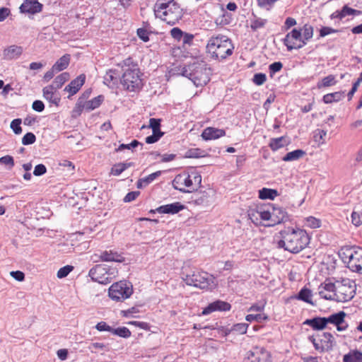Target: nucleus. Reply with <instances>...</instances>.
Segmentation results:
<instances>
[{"mask_svg": "<svg viewBox=\"0 0 362 362\" xmlns=\"http://www.w3.org/2000/svg\"><path fill=\"white\" fill-rule=\"evenodd\" d=\"M204 156H205V151L200 148H191V149H189L185 153V156L187 158H202V157H204Z\"/></svg>", "mask_w": 362, "mask_h": 362, "instance_id": "obj_42", "label": "nucleus"}, {"mask_svg": "<svg viewBox=\"0 0 362 362\" xmlns=\"http://www.w3.org/2000/svg\"><path fill=\"white\" fill-rule=\"evenodd\" d=\"M336 259L334 256L329 255H324L318 265L319 275L324 278L331 274L335 269Z\"/></svg>", "mask_w": 362, "mask_h": 362, "instance_id": "obj_12", "label": "nucleus"}, {"mask_svg": "<svg viewBox=\"0 0 362 362\" xmlns=\"http://www.w3.org/2000/svg\"><path fill=\"white\" fill-rule=\"evenodd\" d=\"M337 81L334 75H329L322 79L321 83L318 84V88L322 87H329L337 83Z\"/></svg>", "mask_w": 362, "mask_h": 362, "instance_id": "obj_41", "label": "nucleus"}, {"mask_svg": "<svg viewBox=\"0 0 362 362\" xmlns=\"http://www.w3.org/2000/svg\"><path fill=\"white\" fill-rule=\"evenodd\" d=\"M305 155V152L301 149H296L293 151L287 153L282 158L285 162H290L298 160L303 156Z\"/></svg>", "mask_w": 362, "mask_h": 362, "instance_id": "obj_35", "label": "nucleus"}, {"mask_svg": "<svg viewBox=\"0 0 362 362\" xmlns=\"http://www.w3.org/2000/svg\"><path fill=\"white\" fill-rule=\"evenodd\" d=\"M226 135L224 129L214 127H207L202 133V137L204 140L216 139Z\"/></svg>", "mask_w": 362, "mask_h": 362, "instance_id": "obj_21", "label": "nucleus"}, {"mask_svg": "<svg viewBox=\"0 0 362 362\" xmlns=\"http://www.w3.org/2000/svg\"><path fill=\"white\" fill-rule=\"evenodd\" d=\"M86 81L85 74H81L75 79L72 80L69 85H67L64 91H67L70 93V95L68 97L69 98L75 95L84 84Z\"/></svg>", "mask_w": 362, "mask_h": 362, "instance_id": "obj_18", "label": "nucleus"}, {"mask_svg": "<svg viewBox=\"0 0 362 362\" xmlns=\"http://www.w3.org/2000/svg\"><path fill=\"white\" fill-rule=\"evenodd\" d=\"M11 276L16 281H23L25 279V274L21 271H12Z\"/></svg>", "mask_w": 362, "mask_h": 362, "instance_id": "obj_64", "label": "nucleus"}, {"mask_svg": "<svg viewBox=\"0 0 362 362\" xmlns=\"http://www.w3.org/2000/svg\"><path fill=\"white\" fill-rule=\"evenodd\" d=\"M161 171H156L155 173H153L148 176L144 177V181H145L144 186H147L151 182H152L154 180H156L157 177H158L161 175Z\"/></svg>", "mask_w": 362, "mask_h": 362, "instance_id": "obj_56", "label": "nucleus"}, {"mask_svg": "<svg viewBox=\"0 0 362 362\" xmlns=\"http://www.w3.org/2000/svg\"><path fill=\"white\" fill-rule=\"evenodd\" d=\"M344 91H337L332 93L326 94L323 96L325 103H332L333 102L340 101L344 97Z\"/></svg>", "mask_w": 362, "mask_h": 362, "instance_id": "obj_36", "label": "nucleus"}, {"mask_svg": "<svg viewBox=\"0 0 362 362\" xmlns=\"http://www.w3.org/2000/svg\"><path fill=\"white\" fill-rule=\"evenodd\" d=\"M118 74L116 70L109 69L104 76V83L107 86H114L117 83Z\"/></svg>", "mask_w": 362, "mask_h": 362, "instance_id": "obj_34", "label": "nucleus"}, {"mask_svg": "<svg viewBox=\"0 0 362 362\" xmlns=\"http://www.w3.org/2000/svg\"><path fill=\"white\" fill-rule=\"evenodd\" d=\"M170 34L174 39L180 41L184 35V32H182L179 28H173L170 30Z\"/></svg>", "mask_w": 362, "mask_h": 362, "instance_id": "obj_58", "label": "nucleus"}, {"mask_svg": "<svg viewBox=\"0 0 362 362\" xmlns=\"http://www.w3.org/2000/svg\"><path fill=\"white\" fill-rule=\"evenodd\" d=\"M148 35L149 33L145 28L137 29V35L144 42H148L149 40Z\"/></svg>", "mask_w": 362, "mask_h": 362, "instance_id": "obj_60", "label": "nucleus"}, {"mask_svg": "<svg viewBox=\"0 0 362 362\" xmlns=\"http://www.w3.org/2000/svg\"><path fill=\"white\" fill-rule=\"evenodd\" d=\"M143 146V144L140 143L139 141L134 139L130 144H122L119 146L117 148L115 149L117 152L123 151L124 149H131L137 147L138 146Z\"/></svg>", "mask_w": 362, "mask_h": 362, "instance_id": "obj_45", "label": "nucleus"}, {"mask_svg": "<svg viewBox=\"0 0 362 362\" xmlns=\"http://www.w3.org/2000/svg\"><path fill=\"white\" fill-rule=\"evenodd\" d=\"M111 332L117 336L122 338H129L132 333L130 330L126 327H119L117 328H112Z\"/></svg>", "mask_w": 362, "mask_h": 362, "instance_id": "obj_40", "label": "nucleus"}, {"mask_svg": "<svg viewBox=\"0 0 362 362\" xmlns=\"http://www.w3.org/2000/svg\"><path fill=\"white\" fill-rule=\"evenodd\" d=\"M282 67H283V64L281 62H275L271 64L269 66L270 76L272 77L275 73L281 71Z\"/></svg>", "mask_w": 362, "mask_h": 362, "instance_id": "obj_54", "label": "nucleus"}, {"mask_svg": "<svg viewBox=\"0 0 362 362\" xmlns=\"http://www.w3.org/2000/svg\"><path fill=\"white\" fill-rule=\"evenodd\" d=\"M281 239L278 247L291 253H298L309 243L310 238L305 230L288 228L281 231Z\"/></svg>", "mask_w": 362, "mask_h": 362, "instance_id": "obj_1", "label": "nucleus"}, {"mask_svg": "<svg viewBox=\"0 0 362 362\" xmlns=\"http://www.w3.org/2000/svg\"><path fill=\"white\" fill-rule=\"evenodd\" d=\"M54 90H55V88H53V86L49 85L45 87L42 90L43 95L46 100L57 106L60 102V98L54 96Z\"/></svg>", "mask_w": 362, "mask_h": 362, "instance_id": "obj_30", "label": "nucleus"}, {"mask_svg": "<svg viewBox=\"0 0 362 362\" xmlns=\"http://www.w3.org/2000/svg\"><path fill=\"white\" fill-rule=\"evenodd\" d=\"M270 357V354L263 347H255L247 353L243 362H267Z\"/></svg>", "mask_w": 362, "mask_h": 362, "instance_id": "obj_13", "label": "nucleus"}, {"mask_svg": "<svg viewBox=\"0 0 362 362\" xmlns=\"http://www.w3.org/2000/svg\"><path fill=\"white\" fill-rule=\"evenodd\" d=\"M104 96L103 95H98L92 100L86 101L85 104L81 105V111L85 109L87 111H91L98 108L103 102Z\"/></svg>", "mask_w": 362, "mask_h": 362, "instance_id": "obj_27", "label": "nucleus"}, {"mask_svg": "<svg viewBox=\"0 0 362 362\" xmlns=\"http://www.w3.org/2000/svg\"><path fill=\"white\" fill-rule=\"evenodd\" d=\"M42 5L39 2H31L25 0L20 6L21 13L35 14L42 11Z\"/></svg>", "mask_w": 362, "mask_h": 362, "instance_id": "obj_22", "label": "nucleus"}, {"mask_svg": "<svg viewBox=\"0 0 362 362\" xmlns=\"http://www.w3.org/2000/svg\"><path fill=\"white\" fill-rule=\"evenodd\" d=\"M133 293L132 285L127 281H120L113 284L109 288V296L114 300H124Z\"/></svg>", "mask_w": 362, "mask_h": 362, "instance_id": "obj_8", "label": "nucleus"}, {"mask_svg": "<svg viewBox=\"0 0 362 362\" xmlns=\"http://www.w3.org/2000/svg\"><path fill=\"white\" fill-rule=\"evenodd\" d=\"M70 62V54H66L60 57L55 64L52 66L54 70L57 72L63 71L66 69Z\"/></svg>", "mask_w": 362, "mask_h": 362, "instance_id": "obj_32", "label": "nucleus"}, {"mask_svg": "<svg viewBox=\"0 0 362 362\" xmlns=\"http://www.w3.org/2000/svg\"><path fill=\"white\" fill-rule=\"evenodd\" d=\"M21 122V119H14L11 122L10 127L16 134H20L22 132Z\"/></svg>", "mask_w": 362, "mask_h": 362, "instance_id": "obj_52", "label": "nucleus"}, {"mask_svg": "<svg viewBox=\"0 0 362 362\" xmlns=\"http://www.w3.org/2000/svg\"><path fill=\"white\" fill-rule=\"evenodd\" d=\"M234 45L230 39L223 35L211 36L206 45V51L212 59L223 61L233 53Z\"/></svg>", "mask_w": 362, "mask_h": 362, "instance_id": "obj_2", "label": "nucleus"}, {"mask_svg": "<svg viewBox=\"0 0 362 362\" xmlns=\"http://www.w3.org/2000/svg\"><path fill=\"white\" fill-rule=\"evenodd\" d=\"M230 308L231 305L230 303L221 300H216L204 308L202 313L203 315H207L215 311H228Z\"/></svg>", "mask_w": 362, "mask_h": 362, "instance_id": "obj_16", "label": "nucleus"}, {"mask_svg": "<svg viewBox=\"0 0 362 362\" xmlns=\"http://www.w3.org/2000/svg\"><path fill=\"white\" fill-rule=\"evenodd\" d=\"M351 271L362 274V249H356L355 257L352 258L351 266L349 267Z\"/></svg>", "mask_w": 362, "mask_h": 362, "instance_id": "obj_25", "label": "nucleus"}, {"mask_svg": "<svg viewBox=\"0 0 362 362\" xmlns=\"http://www.w3.org/2000/svg\"><path fill=\"white\" fill-rule=\"evenodd\" d=\"M74 267L71 265H66L60 268L57 272V277L59 279L64 278L69 275V274L73 270Z\"/></svg>", "mask_w": 362, "mask_h": 362, "instance_id": "obj_49", "label": "nucleus"}, {"mask_svg": "<svg viewBox=\"0 0 362 362\" xmlns=\"http://www.w3.org/2000/svg\"><path fill=\"white\" fill-rule=\"evenodd\" d=\"M126 170L124 163L115 164L111 168L110 173L113 175L118 176Z\"/></svg>", "mask_w": 362, "mask_h": 362, "instance_id": "obj_50", "label": "nucleus"}, {"mask_svg": "<svg viewBox=\"0 0 362 362\" xmlns=\"http://www.w3.org/2000/svg\"><path fill=\"white\" fill-rule=\"evenodd\" d=\"M23 52V49L21 46L16 45L8 46L3 50V59L7 61L18 59Z\"/></svg>", "mask_w": 362, "mask_h": 362, "instance_id": "obj_19", "label": "nucleus"}, {"mask_svg": "<svg viewBox=\"0 0 362 362\" xmlns=\"http://www.w3.org/2000/svg\"><path fill=\"white\" fill-rule=\"evenodd\" d=\"M356 253V250L354 248L347 247L345 249H342L339 255L341 257L342 261L344 263L347 264L348 267H350L351 262H352V258L355 257V254Z\"/></svg>", "mask_w": 362, "mask_h": 362, "instance_id": "obj_29", "label": "nucleus"}, {"mask_svg": "<svg viewBox=\"0 0 362 362\" xmlns=\"http://www.w3.org/2000/svg\"><path fill=\"white\" fill-rule=\"evenodd\" d=\"M185 206L179 202H176L172 204L160 206L155 210L151 209L150 213H155L156 211L159 214H175L183 210Z\"/></svg>", "mask_w": 362, "mask_h": 362, "instance_id": "obj_17", "label": "nucleus"}, {"mask_svg": "<svg viewBox=\"0 0 362 362\" xmlns=\"http://www.w3.org/2000/svg\"><path fill=\"white\" fill-rule=\"evenodd\" d=\"M88 276L93 281L101 284H107L111 281L108 269L105 264H96L90 269Z\"/></svg>", "mask_w": 362, "mask_h": 362, "instance_id": "obj_11", "label": "nucleus"}, {"mask_svg": "<svg viewBox=\"0 0 362 362\" xmlns=\"http://www.w3.org/2000/svg\"><path fill=\"white\" fill-rule=\"evenodd\" d=\"M100 259L104 262H122V257L117 252L103 251L100 255Z\"/></svg>", "mask_w": 362, "mask_h": 362, "instance_id": "obj_31", "label": "nucleus"}, {"mask_svg": "<svg viewBox=\"0 0 362 362\" xmlns=\"http://www.w3.org/2000/svg\"><path fill=\"white\" fill-rule=\"evenodd\" d=\"M211 69L203 60H197L182 69V75L188 77L196 86H205L210 80Z\"/></svg>", "mask_w": 362, "mask_h": 362, "instance_id": "obj_4", "label": "nucleus"}, {"mask_svg": "<svg viewBox=\"0 0 362 362\" xmlns=\"http://www.w3.org/2000/svg\"><path fill=\"white\" fill-rule=\"evenodd\" d=\"M124 73L120 78V82L124 88L129 91H136L142 87L140 71L137 64H133L132 67L124 68Z\"/></svg>", "mask_w": 362, "mask_h": 362, "instance_id": "obj_6", "label": "nucleus"}, {"mask_svg": "<svg viewBox=\"0 0 362 362\" xmlns=\"http://www.w3.org/2000/svg\"><path fill=\"white\" fill-rule=\"evenodd\" d=\"M160 119L151 118L149 120V127L152 129L153 132L163 133L160 130Z\"/></svg>", "mask_w": 362, "mask_h": 362, "instance_id": "obj_47", "label": "nucleus"}, {"mask_svg": "<svg viewBox=\"0 0 362 362\" xmlns=\"http://www.w3.org/2000/svg\"><path fill=\"white\" fill-rule=\"evenodd\" d=\"M249 325L247 323H237L232 326L233 332L238 334H243L247 332Z\"/></svg>", "mask_w": 362, "mask_h": 362, "instance_id": "obj_44", "label": "nucleus"}, {"mask_svg": "<svg viewBox=\"0 0 362 362\" xmlns=\"http://www.w3.org/2000/svg\"><path fill=\"white\" fill-rule=\"evenodd\" d=\"M287 218V213L284 209L281 207H272L271 225L274 226L281 223L286 221Z\"/></svg>", "mask_w": 362, "mask_h": 362, "instance_id": "obj_23", "label": "nucleus"}, {"mask_svg": "<svg viewBox=\"0 0 362 362\" xmlns=\"http://www.w3.org/2000/svg\"><path fill=\"white\" fill-rule=\"evenodd\" d=\"M356 285L349 279L343 280L341 282H337L334 296V300L337 302H347L351 300L356 293Z\"/></svg>", "mask_w": 362, "mask_h": 362, "instance_id": "obj_7", "label": "nucleus"}, {"mask_svg": "<svg viewBox=\"0 0 362 362\" xmlns=\"http://www.w3.org/2000/svg\"><path fill=\"white\" fill-rule=\"evenodd\" d=\"M90 93L91 89H87L78 99V108L79 112L81 111V105H83V104H85V103H86V99L89 98Z\"/></svg>", "mask_w": 362, "mask_h": 362, "instance_id": "obj_51", "label": "nucleus"}, {"mask_svg": "<svg viewBox=\"0 0 362 362\" xmlns=\"http://www.w3.org/2000/svg\"><path fill=\"white\" fill-rule=\"evenodd\" d=\"M344 362H362V352L354 350L345 354L343 357Z\"/></svg>", "mask_w": 362, "mask_h": 362, "instance_id": "obj_38", "label": "nucleus"}, {"mask_svg": "<svg viewBox=\"0 0 362 362\" xmlns=\"http://www.w3.org/2000/svg\"><path fill=\"white\" fill-rule=\"evenodd\" d=\"M267 80V76L265 74L263 73H257L254 75L252 81L257 86H261Z\"/></svg>", "mask_w": 362, "mask_h": 362, "instance_id": "obj_53", "label": "nucleus"}, {"mask_svg": "<svg viewBox=\"0 0 362 362\" xmlns=\"http://www.w3.org/2000/svg\"><path fill=\"white\" fill-rule=\"evenodd\" d=\"M311 297H312L311 291L310 289L307 288L306 287H303V288L300 289V291L298 292V293L296 296H295L293 298L313 305V303L311 300Z\"/></svg>", "mask_w": 362, "mask_h": 362, "instance_id": "obj_37", "label": "nucleus"}, {"mask_svg": "<svg viewBox=\"0 0 362 362\" xmlns=\"http://www.w3.org/2000/svg\"><path fill=\"white\" fill-rule=\"evenodd\" d=\"M279 192L276 189L264 187L259 190V198L261 199H272L279 196Z\"/></svg>", "mask_w": 362, "mask_h": 362, "instance_id": "obj_33", "label": "nucleus"}, {"mask_svg": "<svg viewBox=\"0 0 362 362\" xmlns=\"http://www.w3.org/2000/svg\"><path fill=\"white\" fill-rule=\"evenodd\" d=\"M245 320L248 322L256 321L262 322L268 320V316L265 314H250L246 315Z\"/></svg>", "mask_w": 362, "mask_h": 362, "instance_id": "obj_43", "label": "nucleus"}, {"mask_svg": "<svg viewBox=\"0 0 362 362\" xmlns=\"http://www.w3.org/2000/svg\"><path fill=\"white\" fill-rule=\"evenodd\" d=\"M319 337L318 350L320 349L321 351L331 350L334 343L332 334L329 332H323L322 335Z\"/></svg>", "mask_w": 362, "mask_h": 362, "instance_id": "obj_20", "label": "nucleus"}, {"mask_svg": "<svg viewBox=\"0 0 362 362\" xmlns=\"http://www.w3.org/2000/svg\"><path fill=\"white\" fill-rule=\"evenodd\" d=\"M47 172V168L43 164H38L35 167L33 174L35 176H41L45 174Z\"/></svg>", "mask_w": 362, "mask_h": 362, "instance_id": "obj_59", "label": "nucleus"}, {"mask_svg": "<svg viewBox=\"0 0 362 362\" xmlns=\"http://www.w3.org/2000/svg\"><path fill=\"white\" fill-rule=\"evenodd\" d=\"M155 13L156 15L162 13L161 19L171 25H175L182 17V9L173 0H169L167 3L156 4Z\"/></svg>", "mask_w": 362, "mask_h": 362, "instance_id": "obj_5", "label": "nucleus"}, {"mask_svg": "<svg viewBox=\"0 0 362 362\" xmlns=\"http://www.w3.org/2000/svg\"><path fill=\"white\" fill-rule=\"evenodd\" d=\"M95 329L100 332L107 331L111 332L112 327L108 325L105 322H100L95 325Z\"/></svg>", "mask_w": 362, "mask_h": 362, "instance_id": "obj_62", "label": "nucleus"}, {"mask_svg": "<svg viewBox=\"0 0 362 362\" xmlns=\"http://www.w3.org/2000/svg\"><path fill=\"white\" fill-rule=\"evenodd\" d=\"M32 108L38 112H41L45 109V105L42 101L36 100L33 103Z\"/></svg>", "mask_w": 362, "mask_h": 362, "instance_id": "obj_63", "label": "nucleus"}, {"mask_svg": "<svg viewBox=\"0 0 362 362\" xmlns=\"http://www.w3.org/2000/svg\"><path fill=\"white\" fill-rule=\"evenodd\" d=\"M325 281L318 286V294L323 299L333 300L332 293L335 292L337 284L333 282V279L326 277Z\"/></svg>", "mask_w": 362, "mask_h": 362, "instance_id": "obj_14", "label": "nucleus"}, {"mask_svg": "<svg viewBox=\"0 0 362 362\" xmlns=\"http://www.w3.org/2000/svg\"><path fill=\"white\" fill-rule=\"evenodd\" d=\"M361 13H362V11L351 8L349 7L347 5H344L342 7L341 10L336 11L335 12H334L331 15V18L332 19H333V18L342 19V18H345L346 16H350V15L358 16Z\"/></svg>", "mask_w": 362, "mask_h": 362, "instance_id": "obj_24", "label": "nucleus"}, {"mask_svg": "<svg viewBox=\"0 0 362 362\" xmlns=\"http://www.w3.org/2000/svg\"><path fill=\"white\" fill-rule=\"evenodd\" d=\"M69 79V74L67 72H63L54 78L53 83L50 86H53V88H54L55 90L59 89Z\"/></svg>", "mask_w": 362, "mask_h": 362, "instance_id": "obj_39", "label": "nucleus"}, {"mask_svg": "<svg viewBox=\"0 0 362 362\" xmlns=\"http://www.w3.org/2000/svg\"><path fill=\"white\" fill-rule=\"evenodd\" d=\"M283 42L288 51L300 49L306 44L303 39L301 30L296 28L287 33Z\"/></svg>", "mask_w": 362, "mask_h": 362, "instance_id": "obj_10", "label": "nucleus"}, {"mask_svg": "<svg viewBox=\"0 0 362 362\" xmlns=\"http://www.w3.org/2000/svg\"><path fill=\"white\" fill-rule=\"evenodd\" d=\"M351 221L353 224L358 226L362 224V214L353 211L351 214Z\"/></svg>", "mask_w": 362, "mask_h": 362, "instance_id": "obj_57", "label": "nucleus"}, {"mask_svg": "<svg viewBox=\"0 0 362 362\" xmlns=\"http://www.w3.org/2000/svg\"><path fill=\"white\" fill-rule=\"evenodd\" d=\"M181 276L187 285L201 289H212L216 286L212 275L198 269L192 270L189 267H183Z\"/></svg>", "mask_w": 362, "mask_h": 362, "instance_id": "obj_3", "label": "nucleus"}, {"mask_svg": "<svg viewBox=\"0 0 362 362\" xmlns=\"http://www.w3.org/2000/svg\"><path fill=\"white\" fill-rule=\"evenodd\" d=\"M164 133L153 132V134L146 137V143L148 144H154L157 142L163 135Z\"/></svg>", "mask_w": 362, "mask_h": 362, "instance_id": "obj_55", "label": "nucleus"}, {"mask_svg": "<svg viewBox=\"0 0 362 362\" xmlns=\"http://www.w3.org/2000/svg\"><path fill=\"white\" fill-rule=\"evenodd\" d=\"M289 143V140L286 136L272 138L269 141V146L273 151H276L287 146Z\"/></svg>", "mask_w": 362, "mask_h": 362, "instance_id": "obj_26", "label": "nucleus"}, {"mask_svg": "<svg viewBox=\"0 0 362 362\" xmlns=\"http://www.w3.org/2000/svg\"><path fill=\"white\" fill-rule=\"evenodd\" d=\"M313 35V28L308 25L305 24L303 28L302 37L305 42L310 40Z\"/></svg>", "mask_w": 362, "mask_h": 362, "instance_id": "obj_46", "label": "nucleus"}, {"mask_svg": "<svg viewBox=\"0 0 362 362\" xmlns=\"http://www.w3.org/2000/svg\"><path fill=\"white\" fill-rule=\"evenodd\" d=\"M250 21V28L255 32L259 29L264 28L267 23V20L258 17L255 13H252Z\"/></svg>", "mask_w": 362, "mask_h": 362, "instance_id": "obj_28", "label": "nucleus"}, {"mask_svg": "<svg viewBox=\"0 0 362 362\" xmlns=\"http://www.w3.org/2000/svg\"><path fill=\"white\" fill-rule=\"evenodd\" d=\"M36 141L35 135L32 132L26 133L22 138V144L25 146L33 144Z\"/></svg>", "mask_w": 362, "mask_h": 362, "instance_id": "obj_48", "label": "nucleus"}, {"mask_svg": "<svg viewBox=\"0 0 362 362\" xmlns=\"http://www.w3.org/2000/svg\"><path fill=\"white\" fill-rule=\"evenodd\" d=\"M346 315V314L344 311H339L327 317H318V330L324 329L328 323L335 325L339 332L346 330L348 327V324L344 321Z\"/></svg>", "mask_w": 362, "mask_h": 362, "instance_id": "obj_9", "label": "nucleus"}, {"mask_svg": "<svg viewBox=\"0 0 362 362\" xmlns=\"http://www.w3.org/2000/svg\"><path fill=\"white\" fill-rule=\"evenodd\" d=\"M193 185V181L191 176L187 173H182L177 175L173 180V187L184 193L191 192L190 190H187L185 187H191Z\"/></svg>", "mask_w": 362, "mask_h": 362, "instance_id": "obj_15", "label": "nucleus"}, {"mask_svg": "<svg viewBox=\"0 0 362 362\" xmlns=\"http://www.w3.org/2000/svg\"><path fill=\"white\" fill-rule=\"evenodd\" d=\"M139 194L140 192L139 191H133L128 192L123 200L124 202H130L132 201L135 200Z\"/></svg>", "mask_w": 362, "mask_h": 362, "instance_id": "obj_61", "label": "nucleus"}]
</instances>
